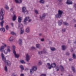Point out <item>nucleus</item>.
Masks as SVG:
<instances>
[{
    "mask_svg": "<svg viewBox=\"0 0 76 76\" xmlns=\"http://www.w3.org/2000/svg\"><path fill=\"white\" fill-rule=\"evenodd\" d=\"M58 14L55 15V16L57 18H60L62 16V14L63 13V11L60 10H59L58 11Z\"/></svg>",
    "mask_w": 76,
    "mask_h": 76,
    "instance_id": "obj_1",
    "label": "nucleus"
},
{
    "mask_svg": "<svg viewBox=\"0 0 76 76\" xmlns=\"http://www.w3.org/2000/svg\"><path fill=\"white\" fill-rule=\"evenodd\" d=\"M4 23V21L3 20L1 22H0L1 26L2 28H0V31H2L3 32H5V28H3V23Z\"/></svg>",
    "mask_w": 76,
    "mask_h": 76,
    "instance_id": "obj_2",
    "label": "nucleus"
},
{
    "mask_svg": "<svg viewBox=\"0 0 76 76\" xmlns=\"http://www.w3.org/2000/svg\"><path fill=\"white\" fill-rule=\"evenodd\" d=\"M30 73L31 75L32 74V71H37V67L36 66H34L32 67L31 69H30Z\"/></svg>",
    "mask_w": 76,
    "mask_h": 76,
    "instance_id": "obj_3",
    "label": "nucleus"
},
{
    "mask_svg": "<svg viewBox=\"0 0 76 76\" xmlns=\"http://www.w3.org/2000/svg\"><path fill=\"white\" fill-rule=\"evenodd\" d=\"M26 61H29L30 60V56L28 53H27L26 54Z\"/></svg>",
    "mask_w": 76,
    "mask_h": 76,
    "instance_id": "obj_4",
    "label": "nucleus"
},
{
    "mask_svg": "<svg viewBox=\"0 0 76 76\" xmlns=\"http://www.w3.org/2000/svg\"><path fill=\"white\" fill-rule=\"evenodd\" d=\"M5 63V64H7L8 66H10L11 65V63H10V61L9 60H6V59L5 60L3 61Z\"/></svg>",
    "mask_w": 76,
    "mask_h": 76,
    "instance_id": "obj_5",
    "label": "nucleus"
},
{
    "mask_svg": "<svg viewBox=\"0 0 76 76\" xmlns=\"http://www.w3.org/2000/svg\"><path fill=\"white\" fill-rule=\"evenodd\" d=\"M22 12L23 13H26V14H27L28 13V11L26 10V7H23L22 9Z\"/></svg>",
    "mask_w": 76,
    "mask_h": 76,
    "instance_id": "obj_6",
    "label": "nucleus"
},
{
    "mask_svg": "<svg viewBox=\"0 0 76 76\" xmlns=\"http://www.w3.org/2000/svg\"><path fill=\"white\" fill-rule=\"evenodd\" d=\"M10 51H11V50L10 49H7L4 51V52L5 54H7L8 53H10Z\"/></svg>",
    "mask_w": 76,
    "mask_h": 76,
    "instance_id": "obj_7",
    "label": "nucleus"
},
{
    "mask_svg": "<svg viewBox=\"0 0 76 76\" xmlns=\"http://www.w3.org/2000/svg\"><path fill=\"white\" fill-rule=\"evenodd\" d=\"M13 53L14 54L15 56V58H19V55L18 54H16V51L15 50H14L13 51Z\"/></svg>",
    "mask_w": 76,
    "mask_h": 76,
    "instance_id": "obj_8",
    "label": "nucleus"
},
{
    "mask_svg": "<svg viewBox=\"0 0 76 76\" xmlns=\"http://www.w3.org/2000/svg\"><path fill=\"white\" fill-rule=\"evenodd\" d=\"M0 14L1 15H4V10L3 9H1L0 11Z\"/></svg>",
    "mask_w": 76,
    "mask_h": 76,
    "instance_id": "obj_9",
    "label": "nucleus"
},
{
    "mask_svg": "<svg viewBox=\"0 0 76 76\" xmlns=\"http://www.w3.org/2000/svg\"><path fill=\"white\" fill-rule=\"evenodd\" d=\"M62 50L63 51H65L66 49H67V46L66 45H63L61 47Z\"/></svg>",
    "mask_w": 76,
    "mask_h": 76,
    "instance_id": "obj_10",
    "label": "nucleus"
},
{
    "mask_svg": "<svg viewBox=\"0 0 76 76\" xmlns=\"http://www.w3.org/2000/svg\"><path fill=\"white\" fill-rule=\"evenodd\" d=\"M16 3H21L22 1V0H15Z\"/></svg>",
    "mask_w": 76,
    "mask_h": 76,
    "instance_id": "obj_11",
    "label": "nucleus"
},
{
    "mask_svg": "<svg viewBox=\"0 0 76 76\" xmlns=\"http://www.w3.org/2000/svg\"><path fill=\"white\" fill-rule=\"evenodd\" d=\"M66 3L67 4H72V1H69L68 0L66 2Z\"/></svg>",
    "mask_w": 76,
    "mask_h": 76,
    "instance_id": "obj_12",
    "label": "nucleus"
},
{
    "mask_svg": "<svg viewBox=\"0 0 76 76\" xmlns=\"http://www.w3.org/2000/svg\"><path fill=\"white\" fill-rule=\"evenodd\" d=\"M18 27H19V28H20V29H23L22 28H23V25L21 23H20L19 24V25L18 26Z\"/></svg>",
    "mask_w": 76,
    "mask_h": 76,
    "instance_id": "obj_13",
    "label": "nucleus"
},
{
    "mask_svg": "<svg viewBox=\"0 0 76 76\" xmlns=\"http://www.w3.org/2000/svg\"><path fill=\"white\" fill-rule=\"evenodd\" d=\"M4 49V47L3 46H1L0 48V51H1V52H3Z\"/></svg>",
    "mask_w": 76,
    "mask_h": 76,
    "instance_id": "obj_14",
    "label": "nucleus"
},
{
    "mask_svg": "<svg viewBox=\"0 0 76 76\" xmlns=\"http://www.w3.org/2000/svg\"><path fill=\"white\" fill-rule=\"evenodd\" d=\"M19 44L20 45H22V39H20L19 40Z\"/></svg>",
    "mask_w": 76,
    "mask_h": 76,
    "instance_id": "obj_15",
    "label": "nucleus"
},
{
    "mask_svg": "<svg viewBox=\"0 0 76 76\" xmlns=\"http://www.w3.org/2000/svg\"><path fill=\"white\" fill-rule=\"evenodd\" d=\"M1 56H2V59L3 61L5 60L6 59L4 57V55L3 54V53H1Z\"/></svg>",
    "mask_w": 76,
    "mask_h": 76,
    "instance_id": "obj_16",
    "label": "nucleus"
},
{
    "mask_svg": "<svg viewBox=\"0 0 76 76\" xmlns=\"http://www.w3.org/2000/svg\"><path fill=\"white\" fill-rule=\"evenodd\" d=\"M63 22V20H60L58 21V25L59 26H60L62 24V22Z\"/></svg>",
    "mask_w": 76,
    "mask_h": 76,
    "instance_id": "obj_17",
    "label": "nucleus"
},
{
    "mask_svg": "<svg viewBox=\"0 0 76 76\" xmlns=\"http://www.w3.org/2000/svg\"><path fill=\"white\" fill-rule=\"evenodd\" d=\"M14 39H15V38L13 36L10 37V41H13Z\"/></svg>",
    "mask_w": 76,
    "mask_h": 76,
    "instance_id": "obj_18",
    "label": "nucleus"
},
{
    "mask_svg": "<svg viewBox=\"0 0 76 76\" xmlns=\"http://www.w3.org/2000/svg\"><path fill=\"white\" fill-rule=\"evenodd\" d=\"M51 66L52 67H53V68H54V67H56V64L55 63L52 64H51Z\"/></svg>",
    "mask_w": 76,
    "mask_h": 76,
    "instance_id": "obj_19",
    "label": "nucleus"
},
{
    "mask_svg": "<svg viewBox=\"0 0 76 76\" xmlns=\"http://www.w3.org/2000/svg\"><path fill=\"white\" fill-rule=\"evenodd\" d=\"M60 68L61 69V72H63L64 71V67L62 65L60 66Z\"/></svg>",
    "mask_w": 76,
    "mask_h": 76,
    "instance_id": "obj_20",
    "label": "nucleus"
},
{
    "mask_svg": "<svg viewBox=\"0 0 76 76\" xmlns=\"http://www.w3.org/2000/svg\"><path fill=\"white\" fill-rule=\"evenodd\" d=\"M20 68L21 70V72H22V71L24 70V68L23 65H20Z\"/></svg>",
    "mask_w": 76,
    "mask_h": 76,
    "instance_id": "obj_21",
    "label": "nucleus"
},
{
    "mask_svg": "<svg viewBox=\"0 0 76 76\" xmlns=\"http://www.w3.org/2000/svg\"><path fill=\"white\" fill-rule=\"evenodd\" d=\"M4 7L5 9H7V10H9V7L7 6V5H5L4 6Z\"/></svg>",
    "mask_w": 76,
    "mask_h": 76,
    "instance_id": "obj_22",
    "label": "nucleus"
},
{
    "mask_svg": "<svg viewBox=\"0 0 76 76\" xmlns=\"http://www.w3.org/2000/svg\"><path fill=\"white\" fill-rule=\"evenodd\" d=\"M30 31V30L29 29V27H27L26 30V32H29Z\"/></svg>",
    "mask_w": 76,
    "mask_h": 76,
    "instance_id": "obj_23",
    "label": "nucleus"
},
{
    "mask_svg": "<svg viewBox=\"0 0 76 76\" xmlns=\"http://www.w3.org/2000/svg\"><path fill=\"white\" fill-rule=\"evenodd\" d=\"M36 47L37 48H41V46L40 44H37L36 45Z\"/></svg>",
    "mask_w": 76,
    "mask_h": 76,
    "instance_id": "obj_24",
    "label": "nucleus"
},
{
    "mask_svg": "<svg viewBox=\"0 0 76 76\" xmlns=\"http://www.w3.org/2000/svg\"><path fill=\"white\" fill-rule=\"evenodd\" d=\"M56 71L58 72V71H59V69H60V68L58 67V66H56Z\"/></svg>",
    "mask_w": 76,
    "mask_h": 76,
    "instance_id": "obj_25",
    "label": "nucleus"
},
{
    "mask_svg": "<svg viewBox=\"0 0 76 76\" xmlns=\"http://www.w3.org/2000/svg\"><path fill=\"white\" fill-rule=\"evenodd\" d=\"M72 70L73 72H74V73H75L76 72L75 71V67L73 66H72Z\"/></svg>",
    "mask_w": 76,
    "mask_h": 76,
    "instance_id": "obj_26",
    "label": "nucleus"
},
{
    "mask_svg": "<svg viewBox=\"0 0 76 76\" xmlns=\"http://www.w3.org/2000/svg\"><path fill=\"white\" fill-rule=\"evenodd\" d=\"M45 2V1H44V0H40L39 1V3H42V4L44 3Z\"/></svg>",
    "mask_w": 76,
    "mask_h": 76,
    "instance_id": "obj_27",
    "label": "nucleus"
},
{
    "mask_svg": "<svg viewBox=\"0 0 76 76\" xmlns=\"http://www.w3.org/2000/svg\"><path fill=\"white\" fill-rule=\"evenodd\" d=\"M20 32V34H23V32H24V29H21V31Z\"/></svg>",
    "mask_w": 76,
    "mask_h": 76,
    "instance_id": "obj_28",
    "label": "nucleus"
},
{
    "mask_svg": "<svg viewBox=\"0 0 76 76\" xmlns=\"http://www.w3.org/2000/svg\"><path fill=\"white\" fill-rule=\"evenodd\" d=\"M50 49L52 51H54L56 50V48H50Z\"/></svg>",
    "mask_w": 76,
    "mask_h": 76,
    "instance_id": "obj_29",
    "label": "nucleus"
},
{
    "mask_svg": "<svg viewBox=\"0 0 76 76\" xmlns=\"http://www.w3.org/2000/svg\"><path fill=\"white\" fill-rule=\"evenodd\" d=\"M46 16V14L45 13H44L43 14L42 16V19H44V18H45V17Z\"/></svg>",
    "mask_w": 76,
    "mask_h": 76,
    "instance_id": "obj_30",
    "label": "nucleus"
},
{
    "mask_svg": "<svg viewBox=\"0 0 76 76\" xmlns=\"http://www.w3.org/2000/svg\"><path fill=\"white\" fill-rule=\"evenodd\" d=\"M20 62L21 63H22V64H25V62L23 60L20 61Z\"/></svg>",
    "mask_w": 76,
    "mask_h": 76,
    "instance_id": "obj_31",
    "label": "nucleus"
},
{
    "mask_svg": "<svg viewBox=\"0 0 76 76\" xmlns=\"http://www.w3.org/2000/svg\"><path fill=\"white\" fill-rule=\"evenodd\" d=\"M64 25H66V26H68L69 25V24L66 22H64Z\"/></svg>",
    "mask_w": 76,
    "mask_h": 76,
    "instance_id": "obj_32",
    "label": "nucleus"
},
{
    "mask_svg": "<svg viewBox=\"0 0 76 76\" xmlns=\"http://www.w3.org/2000/svg\"><path fill=\"white\" fill-rule=\"evenodd\" d=\"M4 70L6 72H7V66H5V67L4 68Z\"/></svg>",
    "mask_w": 76,
    "mask_h": 76,
    "instance_id": "obj_33",
    "label": "nucleus"
},
{
    "mask_svg": "<svg viewBox=\"0 0 76 76\" xmlns=\"http://www.w3.org/2000/svg\"><path fill=\"white\" fill-rule=\"evenodd\" d=\"M73 56V58L74 59H75V58H76V55L75 54H73L72 55Z\"/></svg>",
    "mask_w": 76,
    "mask_h": 76,
    "instance_id": "obj_34",
    "label": "nucleus"
},
{
    "mask_svg": "<svg viewBox=\"0 0 76 76\" xmlns=\"http://www.w3.org/2000/svg\"><path fill=\"white\" fill-rule=\"evenodd\" d=\"M12 19H16V16L14 15L12 18Z\"/></svg>",
    "mask_w": 76,
    "mask_h": 76,
    "instance_id": "obj_35",
    "label": "nucleus"
},
{
    "mask_svg": "<svg viewBox=\"0 0 76 76\" xmlns=\"http://www.w3.org/2000/svg\"><path fill=\"white\" fill-rule=\"evenodd\" d=\"M4 19V17L3 15H1L0 16V19Z\"/></svg>",
    "mask_w": 76,
    "mask_h": 76,
    "instance_id": "obj_36",
    "label": "nucleus"
},
{
    "mask_svg": "<svg viewBox=\"0 0 76 76\" xmlns=\"http://www.w3.org/2000/svg\"><path fill=\"white\" fill-rule=\"evenodd\" d=\"M11 34L12 35H16V33L13 31L11 32Z\"/></svg>",
    "mask_w": 76,
    "mask_h": 76,
    "instance_id": "obj_37",
    "label": "nucleus"
},
{
    "mask_svg": "<svg viewBox=\"0 0 76 76\" xmlns=\"http://www.w3.org/2000/svg\"><path fill=\"white\" fill-rule=\"evenodd\" d=\"M31 50H36V48L34 47H32L31 48Z\"/></svg>",
    "mask_w": 76,
    "mask_h": 76,
    "instance_id": "obj_38",
    "label": "nucleus"
},
{
    "mask_svg": "<svg viewBox=\"0 0 76 76\" xmlns=\"http://www.w3.org/2000/svg\"><path fill=\"white\" fill-rule=\"evenodd\" d=\"M35 13L37 14L38 15V11L37 10H35L34 11Z\"/></svg>",
    "mask_w": 76,
    "mask_h": 76,
    "instance_id": "obj_39",
    "label": "nucleus"
},
{
    "mask_svg": "<svg viewBox=\"0 0 76 76\" xmlns=\"http://www.w3.org/2000/svg\"><path fill=\"white\" fill-rule=\"evenodd\" d=\"M39 54H42V51H39L38 52Z\"/></svg>",
    "mask_w": 76,
    "mask_h": 76,
    "instance_id": "obj_40",
    "label": "nucleus"
},
{
    "mask_svg": "<svg viewBox=\"0 0 76 76\" xmlns=\"http://www.w3.org/2000/svg\"><path fill=\"white\" fill-rule=\"evenodd\" d=\"M9 26L8 25H7L6 26V28L7 30H8V29H9Z\"/></svg>",
    "mask_w": 76,
    "mask_h": 76,
    "instance_id": "obj_41",
    "label": "nucleus"
},
{
    "mask_svg": "<svg viewBox=\"0 0 76 76\" xmlns=\"http://www.w3.org/2000/svg\"><path fill=\"white\" fill-rule=\"evenodd\" d=\"M2 44L4 45V47H7V45L6 44L4 43H2Z\"/></svg>",
    "mask_w": 76,
    "mask_h": 76,
    "instance_id": "obj_42",
    "label": "nucleus"
},
{
    "mask_svg": "<svg viewBox=\"0 0 76 76\" xmlns=\"http://www.w3.org/2000/svg\"><path fill=\"white\" fill-rule=\"evenodd\" d=\"M12 48L13 50V51H14V50H15V46L14 45H12Z\"/></svg>",
    "mask_w": 76,
    "mask_h": 76,
    "instance_id": "obj_43",
    "label": "nucleus"
},
{
    "mask_svg": "<svg viewBox=\"0 0 76 76\" xmlns=\"http://www.w3.org/2000/svg\"><path fill=\"white\" fill-rule=\"evenodd\" d=\"M52 67V66H51V65H50V66H48V69H51Z\"/></svg>",
    "mask_w": 76,
    "mask_h": 76,
    "instance_id": "obj_44",
    "label": "nucleus"
},
{
    "mask_svg": "<svg viewBox=\"0 0 76 76\" xmlns=\"http://www.w3.org/2000/svg\"><path fill=\"white\" fill-rule=\"evenodd\" d=\"M18 21L19 23H20V22H21V21H22V19H18Z\"/></svg>",
    "mask_w": 76,
    "mask_h": 76,
    "instance_id": "obj_45",
    "label": "nucleus"
},
{
    "mask_svg": "<svg viewBox=\"0 0 76 76\" xmlns=\"http://www.w3.org/2000/svg\"><path fill=\"white\" fill-rule=\"evenodd\" d=\"M7 49H10V47L9 46H7Z\"/></svg>",
    "mask_w": 76,
    "mask_h": 76,
    "instance_id": "obj_46",
    "label": "nucleus"
},
{
    "mask_svg": "<svg viewBox=\"0 0 76 76\" xmlns=\"http://www.w3.org/2000/svg\"><path fill=\"white\" fill-rule=\"evenodd\" d=\"M62 31L63 32H66V29L65 28L62 29Z\"/></svg>",
    "mask_w": 76,
    "mask_h": 76,
    "instance_id": "obj_47",
    "label": "nucleus"
},
{
    "mask_svg": "<svg viewBox=\"0 0 76 76\" xmlns=\"http://www.w3.org/2000/svg\"><path fill=\"white\" fill-rule=\"evenodd\" d=\"M22 19V17L20 16H19L18 17V19Z\"/></svg>",
    "mask_w": 76,
    "mask_h": 76,
    "instance_id": "obj_48",
    "label": "nucleus"
},
{
    "mask_svg": "<svg viewBox=\"0 0 76 76\" xmlns=\"http://www.w3.org/2000/svg\"><path fill=\"white\" fill-rule=\"evenodd\" d=\"M66 54L67 56H69V55H70V53H69L68 52H67L66 53Z\"/></svg>",
    "mask_w": 76,
    "mask_h": 76,
    "instance_id": "obj_49",
    "label": "nucleus"
},
{
    "mask_svg": "<svg viewBox=\"0 0 76 76\" xmlns=\"http://www.w3.org/2000/svg\"><path fill=\"white\" fill-rule=\"evenodd\" d=\"M29 19V17H26L25 18V19Z\"/></svg>",
    "mask_w": 76,
    "mask_h": 76,
    "instance_id": "obj_50",
    "label": "nucleus"
},
{
    "mask_svg": "<svg viewBox=\"0 0 76 76\" xmlns=\"http://www.w3.org/2000/svg\"><path fill=\"white\" fill-rule=\"evenodd\" d=\"M40 76H46V74H42Z\"/></svg>",
    "mask_w": 76,
    "mask_h": 76,
    "instance_id": "obj_51",
    "label": "nucleus"
},
{
    "mask_svg": "<svg viewBox=\"0 0 76 76\" xmlns=\"http://www.w3.org/2000/svg\"><path fill=\"white\" fill-rule=\"evenodd\" d=\"M11 76H16V75L15 74V73H13L12 74Z\"/></svg>",
    "mask_w": 76,
    "mask_h": 76,
    "instance_id": "obj_52",
    "label": "nucleus"
},
{
    "mask_svg": "<svg viewBox=\"0 0 76 76\" xmlns=\"http://www.w3.org/2000/svg\"><path fill=\"white\" fill-rule=\"evenodd\" d=\"M40 40L41 41H42V42H43V41H44V38H42Z\"/></svg>",
    "mask_w": 76,
    "mask_h": 76,
    "instance_id": "obj_53",
    "label": "nucleus"
},
{
    "mask_svg": "<svg viewBox=\"0 0 76 76\" xmlns=\"http://www.w3.org/2000/svg\"><path fill=\"white\" fill-rule=\"evenodd\" d=\"M73 22L74 23H76V20H75V19H73Z\"/></svg>",
    "mask_w": 76,
    "mask_h": 76,
    "instance_id": "obj_54",
    "label": "nucleus"
},
{
    "mask_svg": "<svg viewBox=\"0 0 76 76\" xmlns=\"http://www.w3.org/2000/svg\"><path fill=\"white\" fill-rule=\"evenodd\" d=\"M28 21L27 19H24V22H26V21Z\"/></svg>",
    "mask_w": 76,
    "mask_h": 76,
    "instance_id": "obj_55",
    "label": "nucleus"
},
{
    "mask_svg": "<svg viewBox=\"0 0 76 76\" xmlns=\"http://www.w3.org/2000/svg\"><path fill=\"white\" fill-rule=\"evenodd\" d=\"M74 7L75 8V10L76 11V4H74Z\"/></svg>",
    "mask_w": 76,
    "mask_h": 76,
    "instance_id": "obj_56",
    "label": "nucleus"
},
{
    "mask_svg": "<svg viewBox=\"0 0 76 76\" xmlns=\"http://www.w3.org/2000/svg\"><path fill=\"white\" fill-rule=\"evenodd\" d=\"M47 64L48 66H51V65H50V63H47Z\"/></svg>",
    "mask_w": 76,
    "mask_h": 76,
    "instance_id": "obj_57",
    "label": "nucleus"
},
{
    "mask_svg": "<svg viewBox=\"0 0 76 76\" xmlns=\"http://www.w3.org/2000/svg\"><path fill=\"white\" fill-rule=\"evenodd\" d=\"M10 11H11V12H12V11H13V8H11L10 10Z\"/></svg>",
    "mask_w": 76,
    "mask_h": 76,
    "instance_id": "obj_58",
    "label": "nucleus"
},
{
    "mask_svg": "<svg viewBox=\"0 0 76 76\" xmlns=\"http://www.w3.org/2000/svg\"><path fill=\"white\" fill-rule=\"evenodd\" d=\"M39 64H42V63L41 62V61H39Z\"/></svg>",
    "mask_w": 76,
    "mask_h": 76,
    "instance_id": "obj_59",
    "label": "nucleus"
},
{
    "mask_svg": "<svg viewBox=\"0 0 76 76\" xmlns=\"http://www.w3.org/2000/svg\"><path fill=\"white\" fill-rule=\"evenodd\" d=\"M25 70H29V69L28 68H26V69H25Z\"/></svg>",
    "mask_w": 76,
    "mask_h": 76,
    "instance_id": "obj_60",
    "label": "nucleus"
},
{
    "mask_svg": "<svg viewBox=\"0 0 76 76\" xmlns=\"http://www.w3.org/2000/svg\"><path fill=\"white\" fill-rule=\"evenodd\" d=\"M31 21H32V20H31V19L29 20H28V22H31Z\"/></svg>",
    "mask_w": 76,
    "mask_h": 76,
    "instance_id": "obj_61",
    "label": "nucleus"
},
{
    "mask_svg": "<svg viewBox=\"0 0 76 76\" xmlns=\"http://www.w3.org/2000/svg\"><path fill=\"white\" fill-rule=\"evenodd\" d=\"M20 76H24V74H21L20 75Z\"/></svg>",
    "mask_w": 76,
    "mask_h": 76,
    "instance_id": "obj_62",
    "label": "nucleus"
},
{
    "mask_svg": "<svg viewBox=\"0 0 76 76\" xmlns=\"http://www.w3.org/2000/svg\"><path fill=\"white\" fill-rule=\"evenodd\" d=\"M11 25L12 26V27H13V23H11Z\"/></svg>",
    "mask_w": 76,
    "mask_h": 76,
    "instance_id": "obj_63",
    "label": "nucleus"
},
{
    "mask_svg": "<svg viewBox=\"0 0 76 76\" xmlns=\"http://www.w3.org/2000/svg\"><path fill=\"white\" fill-rule=\"evenodd\" d=\"M69 61H72L73 60V59L72 58H70L69 59Z\"/></svg>",
    "mask_w": 76,
    "mask_h": 76,
    "instance_id": "obj_64",
    "label": "nucleus"
}]
</instances>
